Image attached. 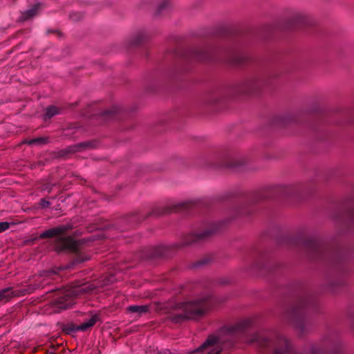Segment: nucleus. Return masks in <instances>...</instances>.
Wrapping results in <instances>:
<instances>
[{"label": "nucleus", "mask_w": 354, "mask_h": 354, "mask_svg": "<svg viewBox=\"0 0 354 354\" xmlns=\"http://www.w3.org/2000/svg\"><path fill=\"white\" fill-rule=\"evenodd\" d=\"M251 324L250 320H243L234 325L225 326L217 334L209 335L193 353L222 354L223 351L233 347L239 338H243L248 342L256 344L273 354H297L289 341L280 333L261 331L248 335Z\"/></svg>", "instance_id": "1"}, {"label": "nucleus", "mask_w": 354, "mask_h": 354, "mask_svg": "<svg viewBox=\"0 0 354 354\" xmlns=\"http://www.w3.org/2000/svg\"><path fill=\"white\" fill-rule=\"evenodd\" d=\"M301 241L309 260L328 266L326 283L329 290L336 292L344 288L346 285V276L349 272L348 257L319 238H304Z\"/></svg>", "instance_id": "2"}, {"label": "nucleus", "mask_w": 354, "mask_h": 354, "mask_svg": "<svg viewBox=\"0 0 354 354\" xmlns=\"http://www.w3.org/2000/svg\"><path fill=\"white\" fill-rule=\"evenodd\" d=\"M175 64L183 70V64L192 62L223 61L234 64H244L247 56L236 48L226 44H205L186 50L175 52L172 55Z\"/></svg>", "instance_id": "3"}, {"label": "nucleus", "mask_w": 354, "mask_h": 354, "mask_svg": "<svg viewBox=\"0 0 354 354\" xmlns=\"http://www.w3.org/2000/svg\"><path fill=\"white\" fill-rule=\"evenodd\" d=\"M317 302V298L313 292L304 290L297 296L294 304L284 309L283 317L292 324L301 335H306L313 327L311 321L306 317V310L315 308Z\"/></svg>", "instance_id": "4"}, {"label": "nucleus", "mask_w": 354, "mask_h": 354, "mask_svg": "<svg viewBox=\"0 0 354 354\" xmlns=\"http://www.w3.org/2000/svg\"><path fill=\"white\" fill-rule=\"evenodd\" d=\"M113 281V277L111 276L95 283L77 281L70 289L56 290L49 303L52 308V312L57 313L62 310L67 309L73 304L75 297L97 292L99 287L107 286Z\"/></svg>", "instance_id": "5"}, {"label": "nucleus", "mask_w": 354, "mask_h": 354, "mask_svg": "<svg viewBox=\"0 0 354 354\" xmlns=\"http://www.w3.org/2000/svg\"><path fill=\"white\" fill-rule=\"evenodd\" d=\"M73 229L71 224L59 225L49 228L41 232L39 239H46L54 238V246L57 251H68L74 253L73 264L80 263L89 259V257L82 250L81 244L68 236V232Z\"/></svg>", "instance_id": "6"}, {"label": "nucleus", "mask_w": 354, "mask_h": 354, "mask_svg": "<svg viewBox=\"0 0 354 354\" xmlns=\"http://www.w3.org/2000/svg\"><path fill=\"white\" fill-rule=\"evenodd\" d=\"M213 303V297L206 295L190 301L172 304L168 317L174 323L196 319L205 315L212 307Z\"/></svg>", "instance_id": "7"}, {"label": "nucleus", "mask_w": 354, "mask_h": 354, "mask_svg": "<svg viewBox=\"0 0 354 354\" xmlns=\"http://www.w3.org/2000/svg\"><path fill=\"white\" fill-rule=\"evenodd\" d=\"M343 345L339 335L330 331L324 335L320 342L310 345V354H342Z\"/></svg>", "instance_id": "8"}, {"label": "nucleus", "mask_w": 354, "mask_h": 354, "mask_svg": "<svg viewBox=\"0 0 354 354\" xmlns=\"http://www.w3.org/2000/svg\"><path fill=\"white\" fill-rule=\"evenodd\" d=\"M221 223H209L183 237L181 246H189L207 240L220 230Z\"/></svg>", "instance_id": "9"}, {"label": "nucleus", "mask_w": 354, "mask_h": 354, "mask_svg": "<svg viewBox=\"0 0 354 354\" xmlns=\"http://www.w3.org/2000/svg\"><path fill=\"white\" fill-rule=\"evenodd\" d=\"M338 234L349 232L354 225V206L347 205L337 209L333 214Z\"/></svg>", "instance_id": "10"}, {"label": "nucleus", "mask_w": 354, "mask_h": 354, "mask_svg": "<svg viewBox=\"0 0 354 354\" xmlns=\"http://www.w3.org/2000/svg\"><path fill=\"white\" fill-rule=\"evenodd\" d=\"M275 192L287 198L301 199L309 194L312 190L307 184H295L277 185L275 187Z\"/></svg>", "instance_id": "11"}, {"label": "nucleus", "mask_w": 354, "mask_h": 354, "mask_svg": "<svg viewBox=\"0 0 354 354\" xmlns=\"http://www.w3.org/2000/svg\"><path fill=\"white\" fill-rule=\"evenodd\" d=\"M264 84L265 81L261 77H250L236 86V92L238 94L251 93L259 90Z\"/></svg>", "instance_id": "12"}, {"label": "nucleus", "mask_w": 354, "mask_h": 354, "mask_svg": "<svg viewBox=\"0 0 354 354\" xmlns=\"http://www.w3.org/2000/svg\"><path fill=\"white\" fill-rule=\"evenodd\" d=\"M57 273L58 272L55 270H46L43 272L40 275L36 277L33 284L28 285L26 288L19 289L21 296L30 294L37 289L43 288L48 284L49 279L51 278L53 275Z\"/></svg>", "instance_id": "13"}, {"label": "nucleus", "mask_w": 354, "mask_h": 354, "mask_svg": "<svg viewBox=\"0 0 354 354\" xmlns=\"http://www.w3.org/2000/svg\"><path fill=\"white\" fill-rule=\"evenodd\" d=\"M261 199V197L258 194H254L248 197L245 201L238 207L236 210L237 216H250L252 215L255 212L254 205Z\"/></svg>", "instance_id": "14"}, {"label": "nucleus", "mask_w": 354, "mask_h": 354, "mask_svg": "<svg viewBox=\"0 0 354 354\" xmlns=\"http://www.w3.org/2000/svg\"><path fill=\"white\" fill-rule=\"evenodd\" d=\"M96 147L95 141H85L74 145L69 146L59 152V156L66 157L68 154L75 153L76 152L84 151L88 149H94Z\"/></svg>", "instance_id": "15"}, {"label": "nucleus", "mask_w": 354, "mask_h": 354, "mask_svg": "<svg viewBox=\"0 0 354 354\" xmlns=\"http://www.w3.org/2000/svg\"><path fill=\"white\" fill-rule=\"evenodd\" d=\"M247 162V158L242 154L232 156L221 165H214L212 167L214 168L217 167H229V168H239L243 166Z\"/></svg>", "instance_id": "16"}, {"label": "nucleus", "mask_w": 354, "mask_h": 354, "mask_svg": "<svg viewBox=\"0 0 354 354\" xmlns=\"http://www.w3.org/2000/svg\"><path fill=\"white\" fill-rule=\"evenodd\" d=\"M151 37V33L147 30L138 31L129 41L131 47H138Z\"/></svg>", "instance_id": "17"}, {"label": "nucleus", "mask_w": 354, "mask_h": 354, "mask_svg": "<svg viewBox=\"0 0 354 354\" xmlns=\"http://www.w3.org/2000/svg\"><path fill=\"white\" fill-rule=\"evenodd\" d=\"M150 305H131L127 307V312L134 318H138L150 312Z\"/></svg>", "instance_id": "18"}, {"label": "nucleus", "mask_w": 354, "mask_h": 354, "mask_svg": "<svg viewBox=\"0 0 354 354\" xmlns=\"http://www.w3.org/2000/svg\"><path fill=\"white\" fill-rule=\"evenodd\" d=\"M21 293L19 289L14 290L12 288H6L0 290V304L6 303L12 297H19Z\"/></svg>", "instance_id": "19"}, {"label": "nucleus", "mask_w": 354, "mask_h": 354, "mask_svg": "<svg viewBox=\"0 0 354 354\" xmlns=\"http://www.w3.org/2000/svg\"><path fill=\"white\" fill-rule=\"evenodd\" d=\"M257 268L266 273H272L279 265L272 261H264L257 264Z\"/></svg>", "instance_id": "20"}, {"label": "nucleus", "mask_w": 354, "mask_h": 354, "mask_svg": "<svg viewBox=\"0 0 354 354\" xmlns=\"http://www.w3.org/2000/svg\"><path fill=\"white\" fill-rule=\"evenodd\" d=\"M100 319V316L99 314L93 315L87 321L80 324V328L82 331H85L94 326Z\"/></svg>", "instance_id": "21"}, {"label": "nucleus", "mask_w": 354, "mask_h": 354, "mask_svg": "<svg viewBox=\"0 0 354 354\" xmlns=\"http://www.w3.org/2000/svg\"><path fill=\"white\" fill-rule=\"evenodd\" d=\"M170 8V0H158L156 3V9L155 12L156 16H160L165 11Z\"/></svg>", "instance_id": "22"}, {"label": "nucleus", "mask_w": 354, "mask_h": 354, "mask_svg": "<svg viewBox=\"0 0 354 354\" xmlns=\"http://www.w3.org/2000/svg\"><path fill=\"white\" fill-rule=\"evenodd\" d=\"M169 248L166 246H158L153 249V257H167L169 256Z\"/></svg>", "instance_id": "23"}, {"label": "nucleus", "mask_w": 354, "mask_h": 354, "mask_svg": "<svg viewBox=\"0 0 354 354\" xmlns=\"http://www.w3.org/2000/svg\"><path fill=\"white\" fill-rule=\"evenodd\" d=\"M279 125L285 126L288 124L289 123L296 122L295 117L292 113H287L283 115H280L277 118Z\"/></svg>", "instance_id": "24"}, {"label": "nucleus", "mask_w": 354, "mask_h": 354, "mask_svg": "<svg viewBox=\"0 0 354 354\" xmlns=\"http://www.w3.org/2000/svg\"><path fill=\"white\" fill-rule=\"evenodd\" d=\"M61 113V109L55 106H49L46 109V113L44 115V120L50 119L55 115H59Z\"/></svg>", "instance_id": "25"}, {"label": "nucleus", "mask_w": 354, "mask_h": 354, "mask_svg": "<svg viewBox=\"0 0 354 354\" xmlns=\"http://www.w3.org/2000/svg\"><path fill=\"white\" fill-rule=\"evenodd\" d=\"M39 9V5H35L33 7H32L30 9L26 10L25 12L22 15V19L23 20H28L33 17H35Z\"/></svg>", "instance_id": "26"}, {"label": "nucleus", "mask_w": 354, "mask_h": 354, "mask_svg": "<svg viewBox=\"0 0 354 354\" xmlns=\"http://www.w3.org/2000/svg\"><path fill=\"white\" fill-rule=\"evenodd\" d=\"M79 330H81L80 325H75L73 323H68L63 326V331L68 335Z\"/></svg>", "instance_id": "27"}, {"label": "nucleus", "mask_w": 354, "mask_h": 354, "mask_svg": "<svg viewBox=\"0 0 354 354\" xmlns=\"http://www.w3.org/2000/svg\"><path fill=\"white\" fill-rule=\"evenodd\" d=\"M46 142V139L43 137H39L33 139L26 140L25 141L26 144H28L29 145H44Z\"/></svg>", "instance_id": "28"}, {"label": "nucleus", "mask_w": 354, "mask_h": 354, "mask_svg": "<svg viewBox=\"0 0 354 354\" xmlns=\"http://www.w3.org/2000/svg\"><path fill=\"white\" fill-rule=\"evenodd\" d=\"M213 261V257L212 255H206L201 258L200 260L196 261V266H201L207 265Z\"/></svg>", "instance_id": "29"}, {"label": "nucleus", "mask_w": 354, "mask_h": 354, "mask_svg": "<svg viewBox=\"0 0 354 354\" xmlns=\"http://www.w3.org/2000/svg\"><path fill=\"white\" fill-rule=\"evenodd\" d=\"M119 111V109L117 107H113L112 109H109V110H106V111H104L103 113H102V116L104 118H111V117H113L115 116V115L118 114Z\"/></svg>", "instance_id": "30"}, {"label": "nucleus", "mask_w": 354, "mask_h": 354, "mask_svg": "<svg viewBox=\"0 0 354 354\" xmlns=\"http://www.w3.org/2000/svg\"><path fill=\"white\" fill-rule=\"evenodd\" d=\"M293 20L296 24H302L304 23L305 17L301 13H296L293 16Z\"/></svg>", "instance_id": "31"}, {"label": "nucleus", "mask_w": 354, "mask_h": 354, "mask_svg": "<svg viewBox=\"0 0 354 354\" xmlns=\"http://www.w3.org/2000/svg\"><path fill=\"white\" fill-rule=\"evenodd\" d=\"M54 185V184L50 182H46L41 185V189L50 193L52 191Z\"/></svg>", "instance_id": "32"}, {"label": "nucleus", "mask_w": 354, "mask_h": 354, "mask_svg": "<svg viewBox=\"0 0 354 354\" xmlns=\"http://www.w3.org/2000/svg\"><path fill=\"white\" fill-rule=\"evenodd\" d=\"M10 223L8 222H0V233L5 232L10 227Z\"/></svg>", "instance_id": "33"}, {"label": "nucleus", "mask_w": 354, "mask_h": 354, "mask_svg": "<svg viewBox=\"0 0 354 354\" xmlns=\"http://www.w3.org/2000/svg\"><path fill=\"white\" fill-rule=\"evenodd\" d=\"M50 205V203L45 199H41L40 202V205L43 208L48 207Z\"/></svg>", "instance_id": "34"}, {"label": "nucleus", "mask_w": 354, "mask_h": 354, "mask_svg": "<svg viewBox=\"0 0 354 354\" xmlns=\"http://www.w3.org/2000/svg\"><path fill=\"white\" fill-rule=\"evenodd\" d=\"M220 101V100H218L217 98V96H216V95H214L211 97V99L209 100V102L211 104H216L218 103V102Z\"/></svg>", "instance_id": "35"}, {"label": "nucleus", "mask_w": 354, "mask_h": 354, "mask_svg": "<svg viewBox=\"0 0 354 354\" xmlns=\"http://www.w3.org/2000/svg\"><path fill=\"white\" fill-rule=\"evenodd\" d=\"M70 17L73 19V20H77L80 18V15L78 14V13H73V14H71L70 15Z\"/></svg>", "instance_id": "36"}, {"label": "nucleus", "mask_w": 354, "mask_h": 354, "mask_svg": "<svg viewBox=\"0 0 354 354\" xmlns=\"http://www.w3.org/2000/svg\"><path fill=\"white\" fill-rule=\"evenodd\" d=\"M62 270V268H57V270Z\"/></svg>", "instance_id": "37"}]
</instances>
